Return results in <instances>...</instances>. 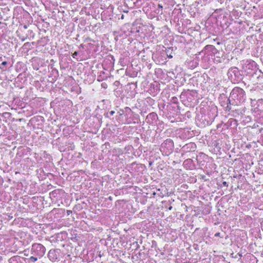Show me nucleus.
Segmentation results:
<instances>
[{
  "label": "nucleus",
  "instance_id": "obj_1",
  "mask_svg": "<svg viewBox=\"0 0 263 263\" xmlns=\"http://www.w3.org/2000/svg\"><path fill=\"white\" fill-rule=\"evenodd\" d=\"M30 259L32 261H35L37 260V258L31 256Z\"/></svg>",
  "mask_w": 263,
  "mask_h": 263
},
{
  "label": "nucleus",
  "instance_id": "obj_2",
  "mask_svg": "<svg viewBox=\"0 0 263 263\" xmlns=\"http://www.w3.org/2000/svg\"><path fill=\"white\" fill-rule=\"evenodd\" d=\"M6 64H7V62H5H5H3L2 63V65H6Z\"/></svg>",
  "mask_w": 263,
  "mask_h": 263
},
{
  "label": "nucleus",
  "instance_id": "obj_3",
  "mask_svg": "<svg viewBox=\"0 0 263 263\" xmlns=\"http://www.w3.org/2000/svg\"><path fill=\"white\" fill-rule=\"evenodd\" d=\"M114 113H115V111H111L110 112V115H112Z\"/></svg>",
  "mask_w": 263,
  "mask_h": 263
},
{
  "label": "nucleus",
  "instance_id": "obj_4",
  "mask_svg": "<svg viewBox=\"0 0 263 263\" xmlns=\"http://www.w3.org/2000/svg\"><path fill=\"white\" fill-rule=\"evenodd\" d=\"M219 233H216V234H215V236H219Z\"/></svg>",
  "mask_w": 263,
  "mask_h": 263
},
{
  "label": "nucleus",
  "instance_id": "obj_5",
  "mask_svg": "<svg viewBox=\"0 0 263 263\" xmlns=\"http://www.w3.org/2000/svg\"><path fill=\"white\" fill-rule=\"evenodd\" d=\"M74 55H76L77 54V52H76L74 53Z\"/></svg>",
  "mask_w": 263,
  "mask_h": 263
},
{
  "label": "nucleus",
  "instance_id": "obj_6",
  "mask_svg": "<svg viewBox=\"0 0 263 263\" xmlns=\"http://www.w3.org/2000/svg\"><path fill=\"white\" fill-rule=\"evenodd\" d=\"M169 57L170 58H172V55H170Z\"/></svg>",
  "mask_w": 263,
  "mask_h": 263
}]
</instances>
